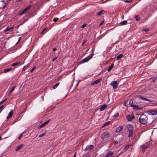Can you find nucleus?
Listing matches in <instances>:
<instances>
[{"instance_id":"obj_1","label":"nucleus","mask_w":157,"mask_h":157,"mask_svg":"<svg viewBox=\"0 0 157 157\" xmlns=\"http://www.w3.org/2000/svg\"><path fill=\"white\" fill-rule=\"evenodd\" d=\"M148 118L147 116L144 114H141L139 118V122L142 124H146L147 123Z\"/></svg>"},{"instance_id":"obj_2","label":"nucleus","mask_w":157,"mask_h":157,"mask_svg":"<svg viewBox=\"0 0 157 157\" xmlns=\"http://www.w3.org/2000/svg\"><path fill=\"white\" fill-rule=\"evenodd\" d=\"M127 128L129 132L128 137L130 138L132 137L133 134L134 127L131 124H128L127 126Z\"/></svg>"},{"instance_id":"obj_3","label":"nucleus","mask_w":157,"mask_h":157,"mask_svg":"<svg viewBox=\"0 0 157 157\" xmlns=\"http://www.w3.org/2000/svg\"><path fill=\"white\" fill-rule=\"evenodd\" d=\"M150 144L151 143L150 141L147 142L141 146L140 148V150L143 153L149 147Z\"/></svg>"},{"instance_id":"obj_4","label":"nucleus","mask_w":157,"mask_h":157,"mask_svg":"<svg viewBox=\"0 0 157 157\" xmlns=\"http://www.w3.org/2000/svg\"><path fill=\"white\" fill-rule=\"evenodd\" d=\"M93 57V55H90L86 58L82 59L79 62L80 64H82L86 62H88L90 59Z\"/></svg>"},{"instance_id":"obj_5","label":"nucleus","mask_w":157,"mask_h":157,"mask_svg":"<svg viewBox=\"0 0 157 157\" xmlns=\"http://www.w3.org/2000/svg\"><path fill=\"white\" fill-rule=\"evenodd\" d=\"M32 6V5H28L25 8L22 12H21L20 13H19V15H22L23 14L25 13L26 12L28 11L29 10Z\"/></svg>"},{"instance_id":"obj_6","label":"nucleus","mask_w":157,"mask_h":157,"mask_svg":"<svg viewBox=\"0 0 157 157\" xmlns=\"http://www.w3.org/2000/svg\"><path fill=\"white\" fill-rule=\"evenodd\" d=\"M119 83L117 81H112L110 84V85L112 86L114 89H116Z\"/></svg>"},{"instance_id":"obj_7","label":"nucleus","mask_w":157,"mask_h":157,"mask_svg":"<svg viewBox=\"0 0 157 157\" xmlns=\"http://www.w3.org/2000/svg\"><path fill=\"white\" fill-rule=\"evenodd\" d=\"M147 113L148 114L151 115H155L157 114V111L152 109L148 110Z\"/></svg>"},{"instance_id":"obj_8","label":"nucleus","mask_w":157,"mask_h":157,"mask_svg":"<svg viewBox=\"0 0 157 157\" xmlns=\"http://www.w3.org/2000/svg\"><path fill=\"white\" fill-rule=\"evenodd\" d=\"M22 64V63L21 62H18L16 63H13L11 65L14 68H17Z\"/></svg>"},{"instance_id":"obj_9","label":"nucleus","mask_w":157,"mask_h":157,"mask_svg":"<svg viewBox=\"0 0 157 157\" xmlns=\"http://www.w3.org/2000/svg\"><path fill=\"white\" fill-rule=\"evenodd\" d=\"M101 137L102 139L107 138L108 137V132H104L101 134Z\"/></svg>"},{"instance_id":"obj_10","label":"nucleus","mask_w":157,"mask_h":157,"mask_svg":"<svg viewBox=\"0 0 157 157\" xmlns=\"http://www.w3.org/2000/svg\"><path fill=\"white\" fill-rule=\"evenodd\" d=\"M94 147V146L92 145H88L85 149V150H89L92 149Z\"/></svg>"},{"instance_id":"obj_11","label":"nucleus","mask_w":157,"mask_h":157,"mask_svg":"<svg viewBox=\"0 0 157 157\" xmlns=\"http://www.w3.org/2000/svg\"><path fill=\"white\" fill-rule=\"evenodd\" d=\"M134 116L133 115L131 116L130 115H128L126 116V118L129 121H131L132 119L134 118Z\"/></svg>"},{"instance_id":"obj_12","label":"nucleus","mask_w":157,"mask_h":157,"mask_svg":"<svg viewBox=\"0 0 157 157\" xmlns=\"http://www.w3.org/2000/svg\"><path fill=\"white\" fill-rule=\"evenodd\" d=\"M107 107V105H106L104 104L101 106L99 109L100 111H103Z\"/></svg>"},{"instance_id":"obj_13","label":"nucleus","mask_w":157,"mask_h":157,"mask_svg":"<svg viewBox=\"0 0 157 157\" xmlns=\"http://www.w3.org/2000/svg\"><path fill=\"white\" fill-rule=\"evenodd\" d=\"M101 78H100L98 79L95 80L92 83L91 85H94L95 84H98L101 81Z\"/></svg>"},{"instance_id":"obj_14","label":"nucleus","mask_w":157,"mask_h":157,"mask_svg":"<svg viewBox=\"0 0 157 157\" xmlns=\"http://www.w3.org/2000/svg\"><path fill=\"white\" fill-rule=\"evenodd\" d=\"M121 138V140H116L114 142L115 144H117L118 143H120L123 140V136H120L119 138Z\"/></svg>"},{"instance_id":"obj_15","label":"nucleus","mask_w":157,"mask_h":157,"mask_svg":"<svg viewBox=\"0 0 157 157\" xmlns=\"http://www.w3.org/2000/svg\"><path fill=\"white\" fill-rule=\"evenodd\" d=\"M139 98L140 99H141L142 100H144L145 101H150V102L153 101L152 100H149V99H148L147 98H144L142 96H139Z\"/></svg>"},{"instance_id":"obj_16","label":"nucleus","mask_w":157,"mask_h":157,"mask_svg":"<svg viewBox=\"0 0 157 157\" xmlns=\"http://www.w3.org/2000/svg\"><path fill=\"white\" fill-rule=\"evenodd\" d=\"M139 98L140 99H141L142 100H144L145 101H150V102L153 101L152 100H149V99H148L147 98H144L142 96H139Z\"/></svg>"},{"instance_id":"obj_17","label":"nucleus","mask_w":157,"mask_h":157,"mask_svg":"<svg viewBox=\"0 0 157 157\" xmlns=\"http://www.w3.org/2000/svg\"><path fill=\"white\" fill-rule=\"evenodd\" d=\"M123 129V127L122 125H121L118 127L116 130V132H118L121 131Z\"/></svg>"},{"instance_id":"obj_18","label":"nucleus","mask_w":157,"mask_h":157,"mask_svg":"<svg viewBox=\"0 0 157 157\" xmlns=\"http://www.w3.org/2000/svg\"><path fill=\"white\" fill-rule=\"evenodd\" d=\"M13 115V111L12 110H11L10 112L8 114V116H7L6 118L8 119L10 118Z\"/></svg>"},{"instance_id":"obj_19","label":"nucleus","mask_w":157,"mask_h":157,"mask_svg":"<svg viewBox=\"0 0 157 157\" xmlns=\"http://www.w3.org/2000/svg\"><path fill=\"white\" fill-rule=\"evenodd\" d=\"M132 145V144H129L128 145L126 146L124 148V150H126L128 149L129 147L131 146Z\"/></svg>"},{"instance_id":"obj_20","label":"nucleus","mask_w":157,"mask_h":157,"mask_svg":"<svg viewBox=\"0 0 157 157\" xmlns=\"http://www.w3.org/2000/svg\"><path fill=\"white\" fill-rule=\"evenodd\" d=\"M114 153L112 151H110L109 152V157H115L113 156Z\"/></svg>"},{"instance_id":"obj_21","label":"nucleus","mask_w":157,"mask_h":157,"mask_svg":"<svg viewBox=\"0 0 157 157\" xmlns=\"http://www.w3.org/2000/svg\"><path fill=\"white\" fill-rule=\"evenodd\" d=\"M123 56V54H120L117 56L116 59L117 60L119 59L120 58H121Z\"/></svg>"},{"instance_id":"obj_22","label":"nucleus","mask_w":157,"mask_h":157,"mask_svg":"<svg viewBox=\"0 0 157 157\" xmlns=\"http://www.w3.org/2000/svg\"><path fill=\"white\" fill-rule=\"evenodd\" d=\"M23 146V144H20L18 145L16 149V151H18Z\"/></svg>"},{"instance_id":"obj_23","label":"nucleus","mask_w":157,"mask_h":157,"mask_svg":"<svg viewBox=\"0 0 157 157\" xmlns=\"http://www.w3.org/2000/svg\"><path fill=\"white\" fill-rule=\"evenodd\" d=\"M127 21H124L120 23L121 25H125L127 24Z\"/></svg>"},{"instance_id":"obj_24","label":"nucleus","mask_w":157,"mask_h":157,"mask_svg":"<svg viewBox=\"0 0 157 157\" xmlns=\"http://www.w3.org/2000/svg\"><path fill=\"white\" fill-rule=\"evenodd\" d=\"M105 12L103 10H101V11H100L98 13V16H99L101 14H103Z\"/></svg>"},{"instance_id":"obj_25","label":"nucleus","mask_w":157,"mask_h":157,"mask_svg":"<svg viewBox=\"0 0 157 157\" xmlns=\"http://www.w3.org/2000/svg\"><path fill=\"white\" fill-rule=\"evenodd\" d=\"M131 107L134 108L136 110H138V106L135 105H132L131 106Z\"/></svg>"},{"instance_id":"obj_26","label":"nucleus","mask_w":157,"mask_h":157,"mask_svg":"<svg viewBox=\"0 0 157 157\" xmlns=\"http://www.w3.org/2000/svg\"><path fill=\"white\" fill-rule=\"evenodd\" d=\"M59 82H58L57 83H56L55 85L54 86H53V89H56L57 87V86H59Z\"/></svg>"},{"instance_id":"obj_27","label":"nucleus","mask_w":157,"mask_h":157,"mask_svg":"<svg viewBox=\"0 0 157 157\" xmlns=\"http://www.w3.org/2000/svg\"><path fill=\"white\" fill-rule=\"evenodd\" d=\"M13 27H11L10 28H8V27H7V28L4 30V32H6L7 31H8L10 30L11 29H13Z\"/></svg>"},{"instance_id":"obj_28","label":"nucleus","mask_w":157,"mask_h":157,"mask_svg":"<svg viewBox=\"0 0 157 157\" xmlns=\"http://www.w3.org/2000/svg\"><path fill=\"white\" fill-rule=\"evenodd\" d=\"M50 121V119H49L47 121H46L44 122L42 124H43V125H44V126L46 124H47Z\"/></svg>"},{"instance_id":"obj_29","label":"nucleus","mask_w":157,"mask_h":157,"mask_svg":"<svg viewBox=\"0 0 157 157\" xmlns=\"http://www.w3.org/2000/svg\"><path fill=\"white\" fill-rule=\"evenodd\" d=\"M46 132H44V133H42V134L40 135L39 136V137H43L46 134Z\"/></svg>"},{"instance_id":"obj_30","label":"nucleus","mask_w":157,"mask_h":157,"mask_svg":"<svg viewBox=\"0 0 157 157\" xmlns=\"http://www.w3.org/2000/svg\"><path fill=\"white\" fill-rule=\"evenodd\" d=\"M11 70V69H4L3 72L5 73H6L10 71Z\"/></svg>"},{"instance_id":"obj_31","label":"nucleus","mask_w":157,"mask_h":157,"mask_svg":"<svg viewBox=\"0 0 157 157\" xmlns=\"http://www.w3.org/2000/svg\"><path fill=\"white\" fill-rule=\"evenodd\" d=\"M135 18L136 19V20L137 21H138L140 20V18L139 16L137 15L135 17Z\"/></svg>"},{"instance_id":"obj_32","label":"nucleus","mask_w":157,"mask_h":157,"mask_svg":"<svg viewBox=\"0 0 157 157\" xmlns=\"http://www.w3.org/2000/svg\"><path fill=\"white\" fill-rule=\"evenodd\" d=\"M124 2H127V3H129L132 1V0H124L123 1Z\"/></svg>"},{"instance_id":"obj_33","label":"nucleus","mask_w":157,"mask_h":157,"mask_svg":"<svg viewBox=\"0 0 157 157\" xmlns=\"http://www.w3.org/2000/svg\"><path fill=\"white\" fill-rule=\"evenodd\" d=\"M119 115V113H117L116 114H115L114 116L113 117H117Z\"/></svg>"},{"instance_id":"obj_34","label":"nucleus","mask_w":157,"mask_h":157,"mask_svg":"<svg viewBox=\"0 0 157 157\" xmlns=\"http://www.w3.org/2000/svg\"><path fill=\"white\" fill-rule=\"evenodd\" d=\"M22 133L20 134L19 135V137H18V139L19 140H20L21 139V138H22Z\"/></svg>"},{"instance_id":"obj_35","label":"nucleus","mask_w":157,"mask_h":157,"mask_svg":"<svg viewBox=\"0 0 157 157\" xmlns=\"http://www.w3.org/2000/svg\"><path fill=\"white\" fill-rule=\"evenodd\" d=\"M107 125H108V121L106 122L104 124L103 126L102 127V128H103L105 126H106Z\"/></svg>"},{"instance_id":"obj_36","label":"nucleus","mask_w":157,"mask_h":157,"mask_svg":"<svg viewBox=\"0 0 157 157\" xmlns=\"http://www.w3.org/2000/svg\"><path fill=\"white\" fill-rule=\"evenodd\" d=\"M58 18L55 17L53 19V21L55 22H56L58 21Z\"/></svg>"},{"instance_id":"obj_37","label":"nucleus","mask_w":157,"mask_h":157,"mask_svg":"<svg viewBox=\"0 0 157 157\" xmlns=\"http://www.w3.org/2000/svg\"><path fill=\"white\" fill-rule=\"evenodd\" d=\"M149 29H143V30L145 31V32H147L149 30Z\"/></svg>"},{"instance_id":"obj_38","label":"nucleus","mask_w":157,"mask_h":157,"mask_svg":"<svg viewBox=\"0 0 157 157\" xmlns=\"http://www.w3.org/2000/svg\"><path fill=\"white\" fill-rule=\"evenodd\" d=\"M86 24L85 23H84L81 26L82 28H84L86 26Z\"/></svg>"},{"instance_id":"obj_39","label":"nucleus","mask_w":157,"mask_h":157,"mask_svg":"<svg viewBox=\"0 0 157 157\" xmlns=\"http://www.w3.org/2000/svg\"><path fill=\"white\" fill-rule=\"evenodd\" d=\"M132 103H133V101L132 100H130L129 101V104L130 105H131V106L132 105Z\"/></svg>"},{"instance_id":"obj_40","label":"nucleus","mask_w":157,"mask_h":157,"mask_svg":"<svg viewBox=\"0 0 157 157\" xmlns=\"http://www.w3.org/2000/svg\"><path fill=\"white\" fill-rule=\"evenodd\" d=\"M44 126V125H43V124H41L38 127V128H42V127H43Z\"/></svg>"},{"instance_id":"obj_41","label":"nucleus","mask_w":157,"mask_h":157,"mask_svg":"<svg viewBox=\"0 0 157 157\" xmlns=\"http://www.w3.org/2000/svg\"><path fill=\"white\" fill-rule=\"evenodd\" d=\"M15 88H16L15 86H13L10 91H12V92H13L14 91V90Z\"/></svg>"},{"instance_id":"obj_42","label":"nucleus","mask_w":157,"mask_h":157,"mask_svg":"<svg viewBox=\"0 0 157 157\" xmlns=\"http://www.w3.org/2000/svg\"><path fill=\"white\" fill-rule=\"evenodd\" d=\"M6 100V98H5V99L1 101L0 102V104H2V103H3V102H4V101H5Z\"/></svg>"},{"instance_id":"obj_43","label":"nucleus","mask_w":157,"mask_h":157,"mask_svg":"<svg viewBox=\"0 0 157 157\" xmlns=\"http://www.w3.org/2000/svg\"><path fill=\"white\" fill-rule=\"evenodd\" d=\"M113 66H114V64H112L111 65V66L109 67V69H112L113 68Z\"/></svg>"},{"instance_id":"obj_44","label":"nucleus","mask_w":157,"mask_h":157,"mask_svg":"<svg viewBox=\"0 0 157 157\" xmlns=\"http://www.w3.org/2000/svg\"><path fill=\"white\" fill-rule=\"evenodd\" d=\"M152 105L154 106H157V102L153 103H152Z\"/></svg>"},{"instance_id":"obj_45","label":"nucleus","mask_w":157,"mask_h":157,"mask_svg":"<svg viewBox=\"0 0 157 157\" xmlns=\"http://www.w3.org/2000/svg\"><path fill=\"white\" fill-rule=\"evenodd\" d=\"M46 28H44L43 31L40 34H43V32L45 30H46Z\"/></svg>"},{"instance_id":"obj_46","label":"nucleus","mask_w":157,"mask_h":157,"mask_svg":"<svg viewBox=\"0 0 157 157\" xmlns=\"http://www.w3.org/2000/svg\"><path fill=\"white\" fill-rule=\"evenodd\" d=\"M104 23V21H101L100 23H99V25H102Z\"/></svg>"},{"instance_id":"obj_47","label":"nucleus","mask_w":157,"mask_h":157,"mask_svg":"<svg viewBox=\"0 0 157 157\" xmlns=\"http://www.w3.org/2000/svg\"><path fill=\"white\" fill-rule=\"evenodd\" d=\"M120 136H117V139H117V140H121V138H120V139L119 138V137Z\"/></svg>"},{"instance_id":"obj_48","label":"nucleus","mask_w":157,"mask_h":157,"mask_svg":"<svg viewBox=\"0 0 157 157\" xmlns=\"http://www.w3.org/2000/svg\"><path fill=\"white\" fill-rule=\"evenodd\" d=\"M76 152H75L74 154V155H73V157H76Z\"/></svg>"},{"instance_id":"obj_49","label":"nucleus","mask_w":157,"mask_h":157,"mask_svg":"<svg viewBox=\"0 0 157 157\" xmlns=\"http://www.w3.org/2000/svg\"><path fill=\"white\" fill-rule=\"evenodd\" d=\"M86 40H85V41H84L82 42V45H84V44H85V43H86Z\"/></svg>"},{"instance_id":"obj_50","label":"nucleus","mask_w":157,"mask_h":157,"mask_svg":"<svg viewBox=\"0 0 157 157\" xmlns=\"http://www.w3.org/2000/svg\"><path fill=\"white\" fill-rule=\"evenodd\" d=\"M143 109V107H139L138 108V110H141Z\"/></svg>"},{"instance_id":"obj_51","label":"nucleus","mask_w":157,"mask_h":157,"mask_svg":"<svg viewBox=\"0 0 157 157\" xmlns=\"http://www.w3.org/2000/svg\"><path fill=\"white\" fill-rule=\"evenodd\" d=\"M56 58H57L56 57H55V58H54L52 60V61H54V60H55L56 59Z\"/></svg>"},{"instance_id":"obj_52","label":"nucleus","mask_w":157,"mask_h":157,"mask_svg":"<svg viewBox=\"0 0 157 157\" xmlns=\"http://www.w3.org/2000/svg\"><path fill=\"white\" fill-rule=\"evenodd\" d=\"M12 92L11 91H10L9 92V93L8 94V95H10L11 94Z\"/></svg>"},{"instance_id":"obj_53","label":"nucleus","mask_w":157,"mask_h":157,"mask_svg":"<svg viewBox=\"0 0 157 157\" xmlns=\"http://www.w3.org/2000/svg\"><path fill=\"white\" fill-rule=\"evenodd\" d=\"M4 106L3 105H2L1 106H0V110Z\"/></svg>"},{"instance_id":"obj_54","label":"nucleus","mask_w":157,"mask_h":157,"mask_svg":"<svg viewBox=\"0 0 157 157\" xmlns=\"http://www.w3.org/2000/svg\"><path fill=\"white\" fill-rule=\"evenodd\" d=\"M6 5H4L2 7V9H3L4 8H5V6H6Z\"/></svg>"},{"instance_id":"obj_55","label":"nucleus","mask_w":157,"mask_h":157,"mask_svg":"<svg viewBox=\"0 0 157 157\" xmlns=\"http://www.w3.org/2000/svg\"><path fill=\"white\" fill-rule=\"evenodd\" d=\"M34 69H31V71H30V72L31 73H32L33 72V71L34 70Z\"/></svg>"},{"instance_id":"obj_56","label":"nucleus","mask_w":157,"mask_h":157,"mask_svg":"<svg viewBox=\"0 0 157 157\" xmlns=\"http://www.w3.org/2000/svg\"><path fill=\"white\" fill-rule=\"evenodd\" d=\"M56 50V48H54L52 50L53 51H54Z\"/></svg>"},{"instance_id":"obj_57","label":"nucleus","mask_w":157,"mask_h":157,"mask_svg":"<svg viewBox=\"0 0 157 157\" xmlns=\"http://www.w3.org/2000/svg\"><path fill=\"white\" fill-rule=\"evenodd\" d=\"M126 101H125L124 102V105H125L126 106Z\"/></svg>"},{"instance_id":"obj_58","label":"nucleus","mask_w":157,"mask_h":157,"mask_svg":"<svg viewBox=\"0 0 157 157\" xmlns=\"http://www.w3.org/2000/svg\"><path fill=\"white\" fill-rule=\"evenodd\" d=\"M105 157H108V154L106 155Z\"/></svg>"},{"instance_id":"obj_59","label":"nucleus","mask_w":157,"mask_h":157,"mask_svg":"<svg viewBox=\"0 0 157 157\" xmlns=\"http://www.w3.org/2000/svg\"><path fill=\"white\" fill-rule=\"evenodd\" d=\"M25 68H26V67H25V66H24V67L23 68H22V69H25Z\"/></svg>"},{"instance_id":"obj_60","label":"nucleus","mask_w":157,"mask_h":157,"mask_svg":"<svg viewBox=\"0 0 157 157\" xmlns=\"http://www.w3.org/2000/svg\"><path fill=\"white\" fill-rule=\"evenodd\" d=\"M79 82H78L77 83V85H78V83H79Z\"/></svg>"},{"instance_id":"obj_61","label":"nucleus","mask_w":157,"mask_h":157,"mask_svg":"<svg viewBox=\"0 0 157 157\" xmlns=\"http://www.w3.org/2000/svg\"><path fill=\"white\" fill-rule=\"evenodd\" d=\"M111 70V69H109V72Z\"/></svg>"},{"instance_id":"obj_62","label":"nucleus","mask_w":157,"mask_h":157,"mask_svg":"<svg viewBox=\"0 0 157 157\" xmlns=\"http://www.w3.org/2000/svg\"><path fill=\"white\" fill-rule=\"evenodd\" d=\"M110 121H109V124H110Z\"/></svg>"},{"instance_id":"obj_63","label":"nucleus","mask_w":157,"mask_h":157,"mask_svg":"<svg viewBox=\"0 0 157 157\" xmlns=\"http://www.w3.org/2000/svg\"><path fill=\"white\" fill-rule=\"evenodd\" d=\"M2 138H1V137L0 136V140H1Z\"/></svg>"},{"instance_id":"obj_64","label":"nucleus","mask_w":157,"mask_h":157,"mask_svg":"<svg viewBox=\"0 0 157 157\" xmlns=\"http://www.w3.org/2000/svg\"><path fill=\"white\" fill-rule=\"evenodd\" d=\"M16 121V120L15 121H14L13 123H15Z\"/></svg>"}]
</instances>
